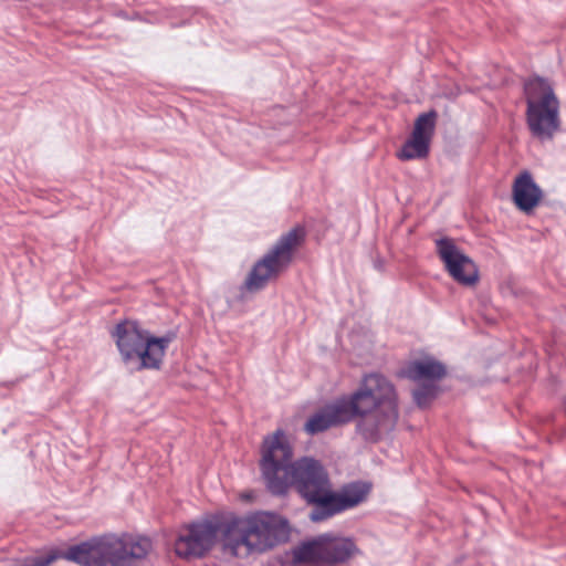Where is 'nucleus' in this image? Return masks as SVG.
<instances>
[{
  "instance_id": "obj_1",
  "label": "nucleus",
  "mask_w": 566,
  "mask_h": 566,
  "mask_svg": "<svg viewBox=\"0 0 566 566\" xmlns=\"http://www.w3.org/2000/svg\"><path fill=\"white\" fill-rule=\"evenodd\" d=\"M259 462L261 476L273 495H285L293 486L298 496L312 506L308 518L313 523L331 520L364 503L373 483L354 480L333 489L329 474L321 461L302 457L293 460L290 438L277 429L263 438Z\"/></svg>"
},
{
  "instance_id": "obj_2",
  "label": "nucleus",
  "mask_w": 566,
  "mask_h": 566,
  "mask_svg": "<svg viewBox=\"0 0 566 566\" xmlns=\"http://www.w3.org/2000/svg\"><path fill=\"white\" fill-rule=\"evenodd\" d=\"M356 421L355 432L367 443H377L392 432L399 419L394 384L379 373L365 374L358 387L310 416L304 430L311 434Z\"/></svg>"
},
{
  "instance_id": "obj_3",
  "label": "nucleus",
  "mask_w": 566,
  "mask_h": 566,
  "mask_svg": "<svg viewBox=\"0 0 566 566\" xmlns=\"http://www.w3.org/2000/svg\"><path fill=\"white\" fill-rule=\"evenodd\" d=\"M287 518L260 511L244 517L227 520L224 528V554L238 558L250 554H262L290 539Z\"/></svg>"
},
{
  "instance_id": "obj_4",
  "label": "nucleus",
  "mask_w": 566,
  "mask_h": 566,
  "mask_svg": "<svg viewBox=\"0 0 566 566\" xmlns=\"http://www.w3.org/2000/svg\"><path fill=\"white\" fill-rule=\"evenodd\" d=\"M111 335L125 365H136L142 370L160 368L166 350L177 333L168 331L163 336H153L137 321L124 319L114 326Z\"/></svg>"
},
{
  "instance_id": "obj_5",
  "label": "nucleus",
  "mask_w": 566,
  "mask_h": 566,
  "mask_svg": "<svg viewBox=\"0 0 566 566\" xmlns=\"http://www.w3.org/2000/svg\"><path fill=\"white\" fill-rule=\"evenodd\" d=\"M526 124L533 137L552 140L560 128L559 101L547 78L532 76L524 83Z\"/></svg>"
},
{
  "instance_id": "obj_6",
  "label": "nucleus",
  "mask_w": 566,
  "mask_h": 566,
  "mask_svg": "<svg viewBox=\"0 0 566 566\" xmlns=\"http://www.w3.org/2000/svg\"><path fill=\"white\" fill-rule=\"evenodd\" d=\"M305 230L295 227L282 234L272 248L259 259L240 286V297L245 293H256L265 289L269 281L279 274L292 262L293 251L304 241Z\"/></svg>"
},
{
  "instance_id": "obj_7",
  "label": "nucleus",
  "mask_w": 566,
  "mask_h": 566,
  "mask_svg": "<svg viewBox=\"0 0 566 566\" xmlns=\"http://www.w3.org/2000/svg\"><path fill=\"white\" fill-rule=\"evenodd\" d=\"M226 525L227 520L218 518H205L185 525L175 541L176 555L185 559L202 558L212 551L219 537L224 553Z\"/></svg>"
},
{
  "instance_id": "obj_8",
  "label": "nucleus",
  "mask_w": 566,
  "mask_h": 566,
  "mask_svg": "<svg viewBox=\"0 0 566 566\" xmlns=\"http://www.w3.org/2000/svg\"><path fill=\"white\" fill-rule=\"evenodd\" d=\"M96 537L97 566H136L146 558L151 543L146 537L104 534Z\"/></svg>"
},
{
  "instance_id": "obj_9",
  "label": "nucleus",
  "mask_w": 566,
  "mask_h": 566,
  "mask_svg": "<svg viewBox=\"0 0 566 566\" xmlns=\"http://www.w3.org/2000/svg\"><path fill=\"white\" fill-rule=\"evenodd\" d=\"M436 252L455 282L465 286L474 285L478 282V265L457 247L451 238L437 239Z\"/></svg>"
},
{
  "instance_id": "obj_10",
  "label": "nucleus",
  "mask_w": 566,
  "mask_h": 566,
  "mask_svg": "<svg viewBox=\"0 0 566 566\" xmlns=\"http://www.w3.org/2000/svg\"><path fill=\"white\" fill-rule=\"evenodd\" d=\"M512 197L520 211L530 213L539 205L543 190L535 182L532 174L524 170L514 180Z\"/></svg>"
},
{
  "instance_id": "obj_11",
  "label": "nucleus",
  "mask_w": 566,
  "mask_h": 566,
  "mask_svg": "<svg viewBox=\"0 0 566 566\" xmlns=\"http://www.w3.org/2000/svg\"><path fill=\"white\" fill-rule=\"evenodd\" d=\"M323 537L325 566L345 564L359 554V548L352 537L334 536L327 533L323 534Z\"/></svg>"
},
{
  "instance_id": "obj_12",
  "label": "nucleus",
  "mask_w": 566,
  "mask_h": 566,
  "mask_svg": "<svg viewBox=\"0 0 566 566\" xmlns=\"http://www.w3.org/2000/svg\"><path fill=\"white\" fill-rule=\"evenodd\" d=\"M405 373L408 378L415 381L434 384L447 375V368L442 363L428 358L410 363Z\"/></svg>"
},
{
  "instance_id": "obj_13",
  "label": "nucleus",
  "mask_w": 566,
  "mask_h": 566,
  "mask_svg": "<svg viewBox=\"0 0 566 566\" xmlns=\"http://www.w3.org/2000/svg\"><path fill=\"white\" fill-rule=\"evenodd\" d=\"M293 563L295 565H324V537L323 534L312 539L302 542L292 551Z\"/></svg>"
},
{
  "instance_id": "obj_14",
  "label": "nucleus",
  "mask_w": 566,
  "mask_h": 566,
  "mask_svg": "<svg viewBox=\"0 0 566 566\" xmlns=\"http://www.w3.org/2000/svg\"><path fill=\"white\" fill-rule=\"evenodd\" d=\"M60 559H66L81 566H97L96 537L93 536L67 549H59Z\"/></svg>"
},
{
  "instance_id": "obj_15",
  "label": "nucleus",
  "mask_w": 566,
  "mask_h": 566,
  "mask_svg": "<svg viewBox=\"0 0 566 566\" xmlns=\"http://www.w3.org/2000/svg\"><path fill=\"white\" fill-rule=\"evenodd\" d=\"M430 154V143L411 134L396 156L401 161L426 159Z\"/></svg>"
},
{
  "instance_id": "obj_16",
  "label": "nucleus",
  "mask_w": 566,
  "mask_h": 566,
  "mask_svg": "<svg viewBox=\"0 0 566 566\" xmlns=\"http://www.w3.org/2000/svg\"><path fill=\"white\" fill-rule=\"evenodd\" d=\"M438 113L434 109H431L426 113H421L415 120L413 129L411 134L429 142L431 144V139L434 135L436 125H437Z\"/></svg>"
},
{
  "instance_id": "obj_17",
  "label": "nucleus",
  "mask_w": 566,
  "mask_h": 566,
  "mask_svg": "<svg viewBox=\"0 0 566 566\" xmlns=\"http://www.w3.org/2000/svg\"><path fill=\"white\" fill-rule=\"evenodd\" d=\"M439 387L432 382H421L412 391L415 403L419 408L428 407L438 396Z\"/></svg>"
},
{
  "instance_id": "obj_18",
  "label": "nucleus",
  "mask_w": 566,
  "mask_h": 566,
  "mask_svg": "<svg viewBox=\"0 0 566 566\" xmlns=\"http://www.w3.org/2000/svg\"><path fill=\"white\" fill-rule=\"evenodd\" d=\"M60 559L59 549L51 548L34 555L25 556L19 566H50Z\"/></svg>"
},
{
  "instance_id": "obj_19",
  "label": "nucleus",
  "mask_w": 566,
  "mask_h": 566,
  "mask_svg": "<svg viewBox=\"0 0 566 566\" xmlns=\"http://www.w3.org/2000/svg\"><path fill=\"white\" fill-rule=\"evenodd\" d=\"M374 266H375V269H376V270H378V271H382V270H384V266H385V265H384V260H381V259H377V260H375V261H374Z\"/></svg>"
},
{
  "instance_id": "obj_20",
  "label": "nucleus",
  "mask_w": 566,
  "mask_h": 566,
  "mask_svg": "<svg viewBox=\"0 0 566 566\" xmlns=\"http://www.w3.org/2000/svg\"><path fill=\"white\" fill-rule=\"evenodd\" d=\"M15 384L14 380L4 382L6 386L12 387Z\"/></svg>"
}]
</instances>
